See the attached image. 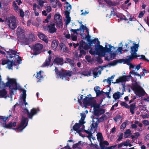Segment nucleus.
<instances>
[{
	"mask_svg": "<svg viewBox=\"0 0 149 149\" xmlns=\"http://www.w3.org/2000/svg\"><path fill=\"white\" fill-rule=\"evenodd\" d=\"M27 125V123H26L25 126H21L20 125L17 128H15V130L17 129L19 132H22L23 129H24Z\"/></svg>",
	"mask_w": 149,
	"mask_h": 149,
	"instance_id": "obj_38",
	"label": "nucleus"
},
{
	"mask_svg": "<svg viewBox=\"0 0 149 149\" xmlns=\"http://www.w3.org/2000/svg\"><path fill=\"white\" fill-rule=\"evenodd\" d=\"M132 89L133 91L136 92L138 94L142 96H144L146 93L145 92L142 88L138 85L136 82L132 85Z\"/></svg>",
	"mask_w": 149,
	"mask_h": 149,
	"instance_id": "obj_7",
	"label": "nucleus"
},
{
	"mask_svg": "<svg viewBox=\"0 0 149 149\" xmlns=\"http://www.w3.org/2000/svg\"><path fill=\"white\" fill-rule=\"evenodd\" d=\"M81 126L79 123H76L73 126V129L75 131H77L78 129H79Z\"/></svg>",
	"mask_w": 149,
	"mask_h": 149,
	"instance_id": "obj_36",
	"label": "nucleus"
},
{
	"mask_svg": "<svg viewBox=\"0 0 149 149\" xmlns=\"http://www.w3.org/2000/svg\"><path fill=\"white\" fill-rule=\"evenodd\" d=\"M116 56V54L114 52L111 53L110 54V59L113 60L114 58Z\"/></svg>",
	"mask_w": 149,
	"mask_h": 149,
	"instance_id": "obj_64",
	"label": "nucleus"
},
{
	"mask_svg": "<svg viewBox=\"0 0 149 149\" xmlns=\"http://www.w3.org/2000/svg\"><path fill=\"white\" fill-rule=\"evenodd\" d=\"M61 15L59 14H56L54 16V19L56 22H57L58 21H60V19H61Z\"/></svg>",
	"mask_w": 149,
	"mask_h": 149,
	"instance_id": "obj_37",
	"label": "nucleus"
},
{
	"mask_svg": "<svg viewBox=\"0 0 149 149\" xmlns=\"http://www.w3.org/2000/svg\"><path fill=\"white\" fill-rule=\"evenodd\" d=\"M41 72L40 71L39 72H38L37 74L36 78L38 79H39V80H40L42 78V76L41 74Z\"/></svg>",
	"mask_w": 149,
	"mask_h": 149,
	"instance_id": "obj_49",
	"label": "nucleus"
},
{
	"mask_svg": "<svg viewBox=\"0 0 149 149\" xmlns=\"http://www.w3.org/2000/svg\"><path fill=\"white\" fill-rule=\"evenodd\" d=\"M16 20L15 17H10L8 18V22L9 27L12 29H14L17 27Z\"/></svg>",
	"mask_w": 149,
	"mask_h": 149,
	"instance_id": "obj_11",
	"label": "nucleus"
},
{
	"mask_svg": "<svg viewBox=\"0 0 149 149\" xmlns=\"http://www.w3.org/2000/svg\"><path fill=\"white\" fill-rule=\"evenodd\" d=\"M128 121H126L125 122L123 123L120 126L121 129L124 130L126 127L127 125L128 124Z\"/></svg>",
	"mask_w": 149,
	"mask_h": 149,
	"instance_id": "obj_42",
	"label": "nucleus"
},
{
	"mask_svg": "<svg viewBox=\"0 0 149 149\" xmlns=\"http://www.w3.org/2000/svg\"><path fill=\"white\" fill-rule=\"evenodd\" d=\"M66 63L65 61L64 62L63 58L62 57H56L54 60L53 63H51V66H52L53 64H56L58 65H63L64 63Z\"/></svg>",
	"mask_w": 149,
	"mask_h": 149,
	"instance_id": "obj_12",
	"label": "nucleus"
},
{
	"mask_svg": "<svg viewBox=\"0 0 149 149\" xmlns=\"http://www.w3.org/2000/svg\"><path fill=\"white\" fill-rule=\"evenodd\" d=\"M85 59L88 62L90 63L92 61L91 57L89 55H87L85 56Z\"/></svg>",
	"mask_w": 149,
	"mask_h": 149,
	"instance_id": "obj_54",
	"label": "nucleus"
},
{
	"mask_svg": "<svg viewBox=\"0 0 149 149\" xmlns=\"http://www.w3.org/2000/svg\"><path fill=\"white\" fill-rule=\"evenodd\" d=\"M23 111L25 113L27 114L28 118L32 119L33 116L37 114L40 111V110L38 107L33 108L29 112L26 107H25Z\"/></svg>",
	"mask_w": 149,
	"mask_h": 149,
	"instance_id": "obj_5",
	"label": "nucleus"
},
{
	"mask_svg": "<svg viewBox=\"0 0 149 149\" xmlns=\"http://www.w3.org/2000/svg\"><path fill=\"white\" fill-rule=\"evenodd\" d=\"M95 118L93 117V123L91 125V129H96L97 127L98 121H97V119H95Z\"/></svg>",
	"mask_w": 149,
	"mask_h": 149,
	"instance_id": "obj_18",
	"label": "nucleus"
},
{
	"mask_svg": "<svg viewBox=\"0 0 149 149\" xmlns=\"http://www.w3.org/2000/svg\"><path fill=\"white\" fill-rule=\"evenodd\" d=\"M132 134L131 133V131L130 129H128L126 130L124 132V136L126 138H130V136Z\"/></svg>",
	"mask_w": 149,
	"mask_h": 149,
	"instance_id": "obj_31",
	"label": "nucleus"
},
{
	"mask_svg": "<svg viewBox=\"0 0 149 149\" xmlns=\"http://www.w3.org/2000/svg\"><path fill=\"white\" fill-rule=\"evenodd\" d=\"M9 117H4L3 116H0V119L2 120L4 123H6V121L8 118Z\"/></svg>",
	"mask_w": 149,
	"mask_h": 149,
	"instance_id": "obj_59",
	"label": "nucleus"
},
{
	"mask_svg": "<svg viewBox=\"0 0 149 149\" xmlns=\"http://www.w3.org/2000/svg\"><path fill=\"white\" fill-rule=\"evenodd\" d=\"M119 134V135H118V137L117 139V140L120 141L123 139V133L121 132H120Z\"/></svg>",
	"mask_w": 149,
	"mask_h": 149,
	"instance_id": "obj_53",
	"label": "nucleus"
},
{
	"mask_svg": "<svg viewBox=\"0 0 149 149\" xmlns=\"http://www.w3.org/2000/svg\"><path fill=\"white\" fill-rule=\"evenodd\" d=\"M66 60L71 65L73 66L74 65V62L72 60L68 58H66Z\"/></svg>",
	"mask_w": 149,
	"mask_h": 149,
	"instance_id": "obj_48",
	"label": "nucleus"
},
{
	"mask_svg": "<svg viewBox=\"0 0 149 149\" xmlns=\"http://www.w3.org/2000/svg\"><path fill=\"white\" fill-rule=\"evenodd\" d=\"M43 45L40 43H38L35 44L33 47V54L34 55H38L42 52Z\"/></svg>",
	"mask_w": 149,
	"mask_h": 149,
	"instance_id": "obj_10",
	"label": "nucleus"
},
{
	"mask_svg": "<svg viewBox=\"0 0 149 149\" xmlns=\"http://www.w3.org/2000/svg\"><path fill=\"white\" fill-rule=\"evenodd\" d=\"M36 8L38 9H40V5H37L36 3H34L33 4V10L34 11L35 15L36 16H38L39 15V13L37 12Z\"/></svg>",
	"mask_w": 149,
	"mask_h": 149,
	"instance_id": "obj_28",
	"label": "nucleus"
},
{
	"mask_svg": "<svg viewBox=\"0 0 149 149\" xmlns=\"http://www.w3.org/2000/svg\"><path fill=\"white\" fill-rule=\"evenodd\" d=\"M95 118V119H97V121H98V123L103 122L104 120L107 119V116L105 114H103L101 117L99 118V117H97Z\"/></svg>",
	"mask_w": 149,
	"mask_h": 149,
	"instance_id": "obj_20",
	"label": "nucleus"
},
{
	"mask_svg": "<svg viewBox=\"0 0 149 149\" xmlns=\"http://www.w3.org/2000/svg\"><path fill=\"white\" fill-rule=\"evenodd\" d=\"M56 24V26L59 28H62L63 26V23L62 22V19H60V21H58Z\"/></svg>",
	"mask_w": 149,
	"mask_h": 149,
	"instance_id": "obj_39",
	"label": "nucleus"
},
{
	"mask_svg": "<svg viewBox=\"0 0 149 149\" xmlns=\"http://www.w3.org/2000/svg\"><path fill=\"white\" fill-rule=\"evenodd\" d=\"M7 91L5 88H3L2 90H0V97L6 98L5 96L7 94Z\"/></svg>",
	"mask_w": 149,
	"mask_h": 149,
	"instance_id": "obj_29",
	"label": "nucleus"
},
{
	"mask_svg": "<svg viewBox=\"0 0 149 149\" xmlns=\"http://www.w3.org/2000/svg\"><path fill=\"white\" fill-rule=\"evenodd\" d=\"M25 40L21 42L22 44L24 45H28L29 43L28 39L26 38L25 39Z\"/></svg>",
	"mask_w": 149,
	"mask_h": 149,
	"instance_id": "obj_61",
	"label": "nucleus"
},
{
	"mask_svg": "<svg viewBox=\"0 0 149 149\" xmlns=\"http://www.w3.org/2000/svg\"><path fill=\"white\" fill-rule=\"evenodd\" d=\"M71 39L72 41H76L77 40V37L76 35H74L73 34H71Z\"/></svg>",
	"mask_w": 149,
	"mask_h": 149,
	"instance_id": "obj_55",
	"label": "nucleus"
},
{
	"mask_svg": "<svg viewBox=\"0 0 149 149\" xmlns=\"http://www.w3.org/2000/svg\"><path fill=\"white\" fill-rule=\"evenodd\" d=\"M97 138L98 140H100L102 141L103 139V137L102 136V134L101 133L99 132L97 134Z\"/></svg>",
	"mask_w": 149,
	"mask_h": 149,
	"instance_id": "obj_41",
	"label": "nucleus"
},
{
	"mask_svg": "<svg viewBox=\"0 0 149 149\" xmlns=\"http://www.w3.org/2000/svg\"><path fill=\"white\" fill-rule=\"evenodd\" d=\"M120 104L121 106H124L126 108H128L129 107V106L125 102H121Z\"/></svg>",
	"mask_w": 149,
	"mask_h": 149,
	"instance_id": "obj_50",
	"label": "nucleus"
},
{
	"mask_svg": "<svg viewBox=\"0 0 149 149\" xmlns=\"http://www.w3.org/2000/svg\"><path fill=\"white\" fill-rule=\"evenodd\" d=\"M95 93L96 94V96H98L99 95H102V94H103V93H104V92L102 91H100V90H97L95 91Z\"/></svg>",
	"mask_w": 149,
	"mask_h": 149,
	"instance_id": "obj_57",
	"label": "nucleus"
},
{
	"mask_svg": "<svg viewBox=\"0 0 149 149\" xmlns=\"http://www.w3.org/2000/svg\"><path fill=\"white\" fill-rule=\"evenodd\" d=\"M60 49H63V51L64 52H67L68 50V48L63 43H61L60 45Z\"/></svg>",
	"mask_w": 149,
	"mask_h": 149,
	"instance_id": "obj_30",
	"label": "nucleus"
},
{
	"mask_svg": "<svg viewBox=\"0 0 149 149\" xmlns=\"http://www.w3.org/2000/svg\"><path fill=\"white\" fill-rule=\"evenodd\" d=\"M83 102L84 106L85 107L88 105L93 107L97 103L96 100L94 99L93 97H89L87 96H86L83 100Z\"/></svg>",
	"mask_w": 149,
	"mask_h": 149,
	"instance_id": "obj_6",
	"label": "nucleus"
},
{
	"mask_svg": "<svg viewBox=\"0 0 149 149\" xmlns=\"http://www.w3.org/2000/svg\"><path fill=\"white\" fill-rule=\"evenodd\" d=\"M86 43L83 40L80 42V45L78 48H80V49H83V46H84V45Z\"/></svg>",
	"mask_w": 149,
	"mask_h": 149,
	"instance_id": "obj_47",
	"label": "nucleus"
},
{
	"mask_svg": "<svg viewBox=\"0 0 149 149\" xmlns=\"http://www.w3.org/2000/svg\"><path fill=\"white\" fill-rule=\"evenodd\" d=\"M58 41H57L56 40H54L52 41L51 45L52 48V49L54 50L56 49L58 45Z\"/></svg>",
	"mask_w": 149,
	"mask_h": 149,
	"instance_id": "obj_33",
	"label": "nucleus"
},
{
	"mask_svg": "<svg viewBox=\"0 0 149 149\" xmlns=\"http://www.w3.org/2000/svg\"><path fill=\"white\" fill-rule=\"evenodd\" d=\"M122 77H120L119 78L116 79V82H112V83H113L114 84L115 83H120V82H123V81L122 80Z\"/></svg>",
	"mask_w": 149,
	"mask_h": 149,
	"instance_id": "obj_62",
	"label": "nucleus"
},
{
	"mask_svg": "<svg viewBox=\"0 0 149 149\" xmlns=\"http://www.w3.org/2000/svg\"><path fill=\"white\" fill-rule=\"evenodd\" d=\"M17 61H15L14 59H13L12 61H10L9 60L7 64V67L9 69H12V68L13 67V65L17 66L18 65V64H16L15 63H17Z\"/></svg>",
	"mask_w": 149,
	"mask_h": 149,
	"instance_id": "obj_16",
	"label": "nucleus"
},
{
	"mask_svg": "<svg viewBox=\"0 0 149 149\" xmlns=\"http://www.w3.org/2000/svg\"><path fill=\"white\" fill-rule=\"evenodd\" d=\"M92 72V70H85L84 71L81 72L80 73L82 75L84 76H90Z\"/></svg>",
	"mask_w": 149,
	"mask_h": 149,
	"instance_id": "obj_23",
	"label": "nucleus"
},
{
	"mask_svg": "<svg viewBox=\"0 0 149 149\" xmlns=\"http://www.w3.org/2000/svg\"><path fill=\"white\" fill-rule=\"evenodd\" d=\"M139 47V44L133 43V46L131 47L130 48L131 49L130 52L131 53V55L130 56H132L134 59L138 58L137 54L136 52L138 51Z\"/></svg>",
	"mask_w": 149,
	"mask_h": 149,
	"instance_id": "obj_9",
	"label": "nucleus"
},
{
	"mask_svg": "<svg viewBox=\"0 0 149 149\" xmlns=\"http://www.w3.org/2000/svg\"><path fill=\"white\" fill-rule=\"evenodd\" d=\"M136 108L135 103H134L130 104L129 107L128 109H130V112L133 115L134 114V111Z\"/></svg>",
	"mask_w": 149,
	"mask_h": 149,
	"instance_id": "obj_27",
	"label": "nucleus"
},
{
	"mask_svg": "<svg viewBox=\"0 0 149 149\" xmlns=\"http://www.w3.org/2000/svg\"><path fill=\"white\" fill-rule=\"evenodd\" d=\"M54 70L58 77L62 79L65 78L66 80L68 77H70L72 75L71 72H67V71H65L63 70L58 71V68L56 67H55Z\"/></svg>",
	"mask_w": 149,
	"mask_h": 149,
	"instance_id": "obj_3",
	"label": "nucleus"
},
{
	"mask_svg": "<svg viewBox=\"0 0 149 149\" xmlns=\"http://www.w3.org/2000/svg\"><path fill=\"white\" fill-rule=\"evenodd\" d=\"M51 17V14H49L47 16L46 18L45 19V20L43 21V23H48L49 22V20L50 19Z\"/></svg>",
	"mask_w": 149,
	"mask_h": 149,
	"instance_id": "obj_45",
	"label": "nucleus"
},
{
	"mask_svg": "<svg viewBox=\"0 0 149 149\" xmlns=\"http://www.w3.org/2000/svg\"><path fill=\"white\" fill-rule=\"evenodd\" d=\"M2 86L3 87H5L6 86L9 87L10 95L14 94V91H16L17 89L19 90H21L22 91V95H26V91L24 89H22L20 86H17L16 80L15 79L8 78V81L6 84L3 83Z\"/></svg>",
	"mask_w": 149,
	"mask_h": 149,
	"instance_id": "obj_1",
	"label": "nucleus"
},
{
	"mask_svg": "<svg viewBox=\"0 0 149 149\" xmlns=\"http://www.w3.org/2000/svg\"><path fill=\"white\" fill-rule=\"evenodd\" d=\"M100 146L101 149H105V145L102 142L100 141Z\"/></svg>",
	"mask_w": 149,
	"mask_h": 149,
	"instance_id": "obj_63",
	"label": "nucleus"
},
{
	"mask_svg": "<svg viewBox=\"0 0 149 149\" xmlns=\"http://www.w3.org/2000/svg\"><path fill=\"white\" fill-rule=\"evenodd\" d=\"M132 77L130 75L125 76L124 75L122 77V80L123 81V82L126 81H128L130 80V78Z\"/></svg>",
	"mask_w": 149,
	"mask_h": 149,
	"instance_id": "obj_34",
	"label": "nucleus"
},
{
	"mask_svg": "<svg viewBox=\"0 0 149 149\" xmlns=\"http://www.w3.org/2000/svg\"><path fill=\"white\" fill-rule=\"evenodd\" d=\"M18 38L20 40H23L25 38V34L23 29H21L17 33Z\"/></svg>",
	"mask_w": 149,
	"mask_h": 149,
	"instance_id": "obj_19",
	"label": "nucleus"
},
{
	"mask_svg": "<svg viewBox=\"0 0 149 149\" xmlns=\"http://www.w3.org/2000/svg\"><path fill=\"white\" fill-rule=\"evenodd\" d=\"M66 3L68 5V6H66L67 10L64 12L65 15L66 16V17H67L70 16V11L72 8V6L70 4L67 2H66Z\"/></svg>",
	"mask_w": 149,
	"mask_h": 149,
	"instance_id": "obj_15",
	"label": "nucleus"
},
{
	"mask_svg": "<svg viewBox=\"0 0 149 149\" xmlns=\"http://www.w3.org/2000/svg\"><path fill=\"white\" fill-rule=\"evenodd\" d=\"M128 58L127 59H123V63L124 64L126 63L127 65H128L130 61H132L134 58L132 56H127Z\"/></svg>",
	"mask_w": 149,
	"mask_h": 149,
	"instance_id": "obj_26",
	"label": "nucleus"
},
{
	"mask_svg": "<svg viewBox=\"0 0 149 149\" xmlns=\"http://www.w3.org/2000/svg\"><path fill=\"white\" fill-rule=\"evenodd\" d=\"M55 23L51 24L47 26L48 32L50 33H53L56 32L57 29L55 27Z\"/></svg>",
	"mask_w": 149,
	"mask_h": 149,
	"instance_id": "obj_14",
	"label": "nucleus"
},
{
	"mask_svg": "<svg viewBox=\"0 0 149 149\" xmlns=\"http://www.w3.org/2000/svg\"><path fill=\"white\" fill-rule=\"evenodd\" d=\"M97 40H98V39H94L93 40H91L89 43H88V44L91 46H94V45H92V44H95Z\"/></svg>",
	"mask_w": 149,
	"mask_h": 149,
	"instance_id": "obj_46",
	"label": "nucleus"
},
{
	"mask_svg": "<svg viewBox=\"0 0 149 149\" xmlns=\"http://www.w3.org/2000/svg\"><path fill=\"white\" fill-rule=\"evenodd\" d=\"M95 51H93L92 48H91L89 51L90 54L92 55L95 54L104 56V47L102 45H95Z\"/></svg>",
	"mask_w": 149,
	"mask_h": 149,
	"instance_id": "obj_4",
	"label": "nucleus"
},
{
	"mask_svg": "<svg viewBox=\"0 0 149 149\" xmlns=\"http://www.w3.org/2000/svg\"><path fill=\"white\" fill-rule=\"evenodd\" d=\"M85 38L86 40L87 41H88V43H89L91 41V36L89 35H87L86 36L85 35Z\"/></svg>",
	"mask_w": 149,
	"mask_h": 149,
	"instance_id": "obj_60",
	"label": "nucleus"
},
{
	"mask_svg": "<svg viewBox=\"0 0 149 149\" xmlns=\"http://www.w3.org/2000/svg\"><path fill=\"white\" fill-rule=\"evenodd\" d=\"M78 49L79 50L80 54L78 56L80 58L82 57L83 55H85L86 54V52L85 50H84L83 49L78 48Z\"/></svg>",
	"mask_w": 149,
	"mask_h": 149,
	"instance_id": "obj_32",
	"label": "nucleus"
},
{
	"mask_svg": "<svg viewBox=\"0 0 149 149\" xmlns=\"http://www.w3.org/2000/svg\"><path fill=\"white\" fill-rule=\"evenodd\" d=\"M121 93L120 92L118 91L116 93H114L113 96V98L115 100H116L119 99L120 97Z\"/></svg>",
	"mask_w": 149,
	"mask_h": 149,
	"instance_id": "obj_35",
	"label": "nucleus"
},
{
	"mask_svg": "<svg viewBox=\"0 0 149 149\" xmlns=\"http://www.w3.org/2000/svg\"><path fill=\"white\" fill-rule=\"evenodd\" d=\"M28 118H27L22 117L20 123L21 126H25L27 123V124H28Z\"/></svg>",
	"mask_w": 149,
	"mask_h": 149,
	"instance_id": "obj_25",
	"label": "nucleus"
},
{
	"mask_svg": "<svg viewBox=\"0 0 149 149\" xmlns=\"http://www.w3.org/2000/svg\"><path fill=\"white\" fill-rule=\"evenodd\" d=\"M38 36L40 39L43 40L46 43H47L48 42V41L47 38V37L44 34L40 33L38 34Z\"/></svg>",
	"mask_w": 149,
	"mask_h": 149,
	"instance_id": "obj_24",
	"label": "nucleus"
},
{
	"mask_svg": "<svg viewBox=\"0 0 149 149\" xmlns=\"http://www.w3.org/2000/svg\"><path fill=\"white\" fill-rule=\"evenodd\" d=\"M13 6L14 8V9L15 11H17L18 10L19 7L17 5V3L15 1L13 2Z\"/></svg>",
	"mask_w": 149,
	"mask_h": 149,
	"instance_id": "obj_44",
	"label": "nucleus"
},
{
	"mask_svg": "<svg viewBox=\"0 0 149 149\" xmlns=\"http://www.w3.org/2000/svg\"><path fill=\"white\" fill-rule=\"evenodd\" d=\"M81 141H80L78 142V143H77L75 144H74L72 146V148L73 149H76V148H77L79 147L78 146L79 144H80L81 143Z\"/></svg>",
	"mask_w": 149,
	"mask_h": 149,
	"instance_id": "obj_52",
	"label": "nucleus"
},
{
	"mask_svg": "<svg viewBox=\"0 0 149 149\" xmlns=\"http://www.w3.org/2000/svg\"><path fill=\"white\" fill-rule=\"evenodd\" d=\"M17 123L16 122L13 123L10 122L8 124H6V123H3V126L5 128L7 129L11 128L12 127H15Z\"/></svg>",
	"mask_w": 149,
	"mask_h": 149,
	"instance_id": "obj_17",
	"label": "nucleus"
},
{
	"mask_svg": "<svg viewBox=\"0 0 149 149\" xmlns=\"http://www.w3.org/2000/svg\"><path fill=\"white\" fill-rule=\"evenodd\" d=\"M130 44V43H126L125 45V47H123V49H124L123 50V51L124 52H127L129 50V49L130 48V46L129 45V44Z\"/></svg>",
	"mask_w": 149,
	"mask_h": 149,
	"instance_id": "obj_40",
	"label": "nucleus"
},
{
	"mask_svg": "<svg viewBox=\"0 0 149 149\" xmlns=\"http://www.w3.org/2000/svg\"><path fill=\"white\" fill-rule=\"evenodd\" d=\"M99 72L100 74L101 73V71H98V72L97 71H93V74L95 78H96L98 76V73Z\"/></svg>",
	"mask_w": 149,
	"mask_h": 149,
	"instance_id": "obj_58",
	"label": "nucleus"
},
{
	"mask_svg": "<svg viewBox=\"0 0 149 149\" xmlns=\"http://www.w3.org/2000/svg\"><path fill=\"white\" fill-rule=\"evenodd\" d=\"M92 48L91 47V46L86 43L85 44V45L83 46V49L85 50H88L89 49Z\"/></svg>",
	"mask_w": 149,
	"mask_h": 149,
	"instance_id": "obj_43",
	"label": "nucleus"
},
{
	"mask_svg": "<svg viewBox=\"0 0 149 149\" xmlns=\"http://www.w3.org/2000/svg\"><path fill=\"white\" fill-rule=\"evenodd\" d=\"M7 53L6 58H13L15 61H17V63L18 64H20L22 62V59L21 57L19 56V54L17 51L12 49H9L6 52Z\"/></svg>",
	"mask_w": 149,
	"mask_h": 149,
	"instance_id": "obj_2",
	"label": "nucleus"
},
{
	"mask_svg": "<svg viewBox=\"0 0 149 149\" xmlns=\"http://www.w3.org/2000/svg\"><path fill=\"white\" fill-rule=\"evenodd\" d=\"M94 114L97 117H99L100 115L104 114L105 112L104 109L100 108V105L97 103L93 107Z\"/></svg>",
	"mask_w": 149,
	"mask_h": 149,
	"instance_id": "obj_8",
	"label": "nucleus"
},
{
	"mask_svg": "<svg viewBox=\"0 0 149 149\" xmlns=\"http://www.w3.org/2000/svg\"><path fill=\"white\" fill-rule=\"evenodd\" d=\"M9 60V59H2V64L3 65H4L5 64H7L8 63V61Z\"/></svg>",
	"mask_w": 149,
	"mask_h": 149,
	"instance_id": "obj_51",
	"label": "nucleus"
},
{
	"mask_svg": "<svg viewBox=\"0 0 149 149\" xmlns=\"http://www.w3.org/2000/svg\"><path fill=\"white\" fill-rule=\"evenodd\" d=\"M104 1L110 6H115L118 4L117 2L115 1H112L111 0H104Z\"/></svg>",
	"mask_w": 149,
	"mask_h": 149,
	"instance_id": "obj_22",
	"label": "nucleus"
},
{
	"mask_svg": "<svg viewBox=\"0 0 149 149\" xmlns=\"http://www.w3.org/2000/svg\"><path fill=\"white\" fill-rule=\"evenodd\" d=\"M143 124L145 126L149 125V121L147 120H144L142 121Z\"/></svg>",
	"mask_w": 149,
	"mask_h": 149,
	"instance_id": "obj_56",
	"label": "nucleus"
},
{
	"mask_svg": "<svg viewBox=\"0 0 149 149\" xmlns=\"http://www.w3.org/2000/svg\"><path fill=\"white\" fill-rule=\"evenodd\" d=\"M52 58V56L51 55H49L48 57L46 58L45 61L42 65L41 67H48L49 66H50V67H51V62Z\"/></svg>",
	"mask_w": 149,
	"mask_h": 149,
	"instance_id": "obj_13",
	"label": "nucleus"
},
{
	"mask_svg": "<svg viewBox=\"0 0 149 149\" xmlns=\"http://www.w3.org/2000/svg\"><path fill=\"white\" fill-rule=\"evenodd\" d=\"M123 59L115 60L113 62L109 63V65L110 66H114L117 64L118 63H123Z\"/></svg>",
	"mask_w": 149,
	"mask_h": 149,
	"instance_id": "obj_21",
	"label": "nucleus"
}]
</instances>
